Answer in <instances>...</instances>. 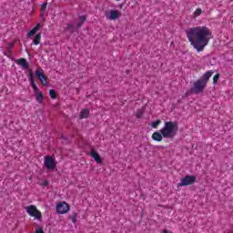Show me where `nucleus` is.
<instances>
[{
  "label": "nucleus",
  "mask_w": 233,
  "mask_h": 233,
  "mask_svg": "<svg viewBox=\"0 0 233 233\" xmlns=\"http://www.w3.org/2000/svg\"><path fill=\"white\" fill-rule=\"evenodd\" d=\"M161 125V120H157L151 123V127L152 128H157Z\"/></svg>",
  "instance_id": "obj_21"
},
{
  "label": "nucleus",
  "mask_w": 233,
  "mask_h": 233,
  "mask_svg": "<svg viewBox=\"0 0 233 233\" xmlns=\"http://www.w3.org/2000/svg\"><path fill=\"white\" fill-rule=\"evenodd\" d=\"M196 183L195 176H186L181 178L180 183L177 184V187H188V185H194Z\"/></svg>",
  "instance_id": "obj_7"
},
{
  "label": "nucleus",
  "mask_w": 233,
  "mask_h": 233,
  "mask_svg": "<svg viewBox=\"0 0 233 233\" xmlns=\"http://www.w3.org/2000/svg\"><path fill=\"white\" fill-rule=\"evenodd\" d=\"M137 117H141L143 116V112L141 110H138L136 114Z\"/></svg>",
  "instance_id": "obj_25"
},
{
  "label": "nucleus",
  "mask_w": 233,
  "mask_h": 233,
  "mask_svg": "<svg viewBox=\"0 0 233 233\" xmlns=\"http://www.w3.org/2000/svg\"><path fill=\"white\" fill-rule=\"evenodd\" d=\"M71 221L73 223H76L77 221V214H74L72 217H71Z\"/></svg>",
  "instance_id": "obj_24"
},
{
  "label": "nucleus",
  "mask_w": 233,
  "mask_h": 233,
  "mask_svg": "<svg viewBox=\"0 0 233 233\" xmlns=\"http://www.w3.org/2000/svg\"><path fill=\"white\" fill-rule=\"evenodd\" d=\"M179 131V125L176 121H167L161 128V134L165 139H174Z\"/></svg>",
  "instance_id": "obj_2"
},
{
  "label": "nucleus",
  "mask_w": 233,
  "mask_h": 233,
  "mask_svg": "<svg viewBox=\"0 0 233 233\" xmlns=\"http://www.w3.org/2000/svg\"><path fill=\"white\" fill-rule=\"evenodd\" d=\"M34 45L37 46L39 43H41V34L35 35L34 40H33Z\"/></svg>",
  "instance_id": "obj_17"
},
{
  "label": "nucleus",
  "mask_w": 233,
  "mask_h": 233,
  "mask_svg": "<svg viewBox=\"0 0 233 233\" xmlns=\"http://www.w3.org/2000/svg\"><path fill=\"white\" fill-rule=\"evenodd\" d=\"M105 15L109 21H116L121 17V11L112 9L110 11H106Z\"/></svg>",
  "instance_id": "obj_6"
},
{
  "label": "nucleus",
  "mask_w": 233,
  "mask_h": 233,
  "mask_svg": "<svg viewBox=\"0 0 233 233\" xmlns=\"http://www.w3.org/2000/svg\"><path fill=\"white\" fill-rule=\"evenodd\" d=\"M10 46H11V47L14 46V43H11V44H10Z\"/></svg>",
  "instance_id": "obj_29"
},
{
  "label": "nucleus",
  "mask_w": 233,
  "mask_h": 233,
  "mask_svg": "<svg viewBox=\"0 0 233 233\" xmlns=\"http://www.w3.org/2000/svg\"><path fill=\"white\" fill-rule=\"evenodd\" d=\"M186 35L191 46H193L197 52H203L205 46H207L212 39V31L206 25H198L188 28L186 31Z\"/></svg>",
  "instance_id": "obj_1"
},
{
  "label": "nucleus",
  "mask_w": 233,
  "mask_h": 233,
  "mask_svg": "<svg viewBox=\"0 0 233 233\" xmlns=\"http://www.w3.org/2000/svg\"><path fill=\"white\" fill-rule=\"evenodd\" d=\"M70 210V206L66 202H59L56 206V214H67Z\"/></svg>",
  "instance_id": "obj_8"
},
{
  "label": "nucleus",
  "mask_w": 233,
  "mask_h": 233,
  "mask_svg": "<svg viewBox=\"0 0 233 233\" xmlns=\"http://www.w3.org/2000/svg\"><path fill=\"white\" fill-rule=\"evenodd\" d=\"M80 119H86V117H88V116H90V110L88 109H82L80 111Z\"/></svg>",
  "instance_id": "obj_16"
},
{
  "label": "nucleus",
  "mask_w": 233,
  "mask_h": 233,
  "mask_svg": "<svg viewBox=\"0 0 233 233\" xmlns=\"http://www.w3.org/2000/svg\"><path fill=\"white\" fill-rule=\"evenodd\" d=\"M116 1H121V0H116Z\"/></svg>",
  "instance_id": "obj_30"
},
{
  "label": "nucleus",
  "mask_w": 233,
  "mask_h": 233,
  "mask_svg": "<svg viewBox=\"0 0 233 233\" xmlns=\"http://www.w3.org/2000/svg\"><path fill=\"white\" fill-rule=\"evenodd\" d=\"M35 76H37L40 83H42L44 86H46V85H48V80L46 79V76H45V71H43V69L37 68L35 70Z\"/></svg>",
  "instance_id": "obj_10"
},
{
  "label": "nucleus",
  "mask_w": 233,
  "mask_h": 233,
  "mask_svg": "<svg viewBox=\"0 0 233 233\" xmlns=\"http://www.w3.org/2000/svg\"><path fill=\"white\" fill-rule=\"evenodd\" d=\"M35 233H45V231H43V228H38Z\"/></svg>",
  "instance_id": "obj_26"
},
{
  "label": "nucleus",
  "mask_w": 233,
  "mask_h": 233,
  "mask_svg": "<svg viewBox=\"0 0 233 233\" xmlns=\"http://www.w3.org/2000/svg\"><path fill=\"white\" fill-rule=\"evenodd\" d=\"M49 96H50L51 99H56L57 97V93L56 92V90L51 89L49 91Z\"/></svg>",
  "instance_id": "obj_20"
},
{
  "label": "nucleus",
  "mask_w": 233,
  "mask_h": 233,
  "mask_svg": "<svg viewBox=\"0 0 233 233\" xmlns=\"http://www.w3.org/2000/svg\"><path fill=\"white\" fill-rule=\"evenodd\" d=\"M214 74V71L210 70V71H208L206 72L202 78H200V81H202L203 83H208V79H210L212 77V75Z\"/></svg>",
  "instance_id": "obj_14"
},
{
  "label": "nucleus",
  "mask_w": 233,
  "mask_h": 233,
  "mask_svg": "<svg viewBox=\"0 0 233 233\" xmlns=\"http://www.w3.org/2000/svg\"><path fill=\"white\" fill-rule=\"evenodd\" d=\"M219 80V74H217L214 76L213 77V83L214 85H216V83H218V81Z\"/></svg>",
  "instance_id": "obj_23"
},
{
  "label": "nucleus",
  "mask_w": 233,
  "mask_h": 233,
  "mask_svg": "<svg viewBox=\"0 0 233 233\" xmlns=\"http://www.w3.org/2000/svg\"><path fill=\"white\" fill-rule=\"evenodd\" d=\"M72 26H73V25H72L71 24H69V25H68V27H67L68 30H70V28H72Z\"/></svg>",
  "instance_id": "obj_28"
},
{
  "label": "nucleus",
  "mask_w": 233,
  "mask_h": 233,
  "mask_svg": "<svg viewBox=\"0 0 233 233\" xmlns=\"http://www.w3.org/2000/svg\"><path fill=\"white\" fill-rule=\"evenodd\" d=\"M25 211L28 213L29 216H31V218H35V219L41 221V218L43 217L41 215V211L37 209V207L34 205L27 206L25 208Z\"/></svg>",
  "instance_id": "obj_5"
},
{
  "label": "nucleus",
  "mask_w": 233,
  "mask_h": 233,
  "mask_svg": "<svg viewBox=\"0 0 233 233\" xmlns=\"http://www.w3.org/2000/svg\"><path fill=\"white\" fill-rule=\"evenodd\" d=\"M203 14V10L201 8H197L196 11L193 13L194 17H199Z\"/></svg>",
  "instance_id": "obj_19"
},
{
  "label": "nucleus",
  "mask_w": 233,
  "mask_h": 233,
  "mask_svg": "<svg viewBox=\"0 0 233 233\" xmlns=\"http://www.w3.org/2000/svg\"><path fill=\"white\" fill-rule=\"evenodd\" d=\"M163 137H165L163 136V133H161V129L159 131L153 133L151 136V138L153 139V141H157V142L163 141Z\"/></svg>",
  "instance_id": "obj_11"
},
{
  "label": "nucleus",
  "mask_w": 233,
  "mask_h": 233,
  "mask_svg": "<svg viewBox=\"0 0 233 233\" xmlns=\"http://www.w3.org/2000/svg\"><path fill=\"white\" fill-rule=\"evenodd\" d=\"M85 21H86V16H79V23L77 24V28H79V26H83V23H85Z\"/></svg>",
  "instance_id": "obj_18"
},
{
  "label": "nucleus",
  "mask_w": 233,
  "mask_h": 233,
  "mask_svg": "<svg viewBox=\"0 0 233 233\" xmlns=\"http://www.w3.org/2000/svg\"><path fill=\"white\" fill-rule=\"evenodd\" d=\"M43 187H47L48 185V181L45 180L44 183L41 184Z\"/></svg>",
  "instance_id": "obj_27"
},
{
  "label": "nucleus",
  "mask_w": 233,
  "mask_h": 233,
  "mask_svg": "<svg viewBox=\"0 0 233 233\" xmlns=\"http://www.w3.org/2000/svg\"><path fill=\"white\" fill-rule=\"evenodd\" d=\"M29 81L35 92L36 103H39V105H41L43 103V99H45V96H43V93L40 92L39 88L35 85V81L34 80V72L32 71H29Z\"/></svg>",
  "instance_id": "obj_3"
},
{
  "label": "nucleus",
  "mask_w": 233,
  "mask_h": 233,
  "mask_svg": "<svg viewBox=\"0 0 233 233\" xmlns=\"http://www.w3.org/2000/svg\"><path fill=\"white\" fill-rule=\"evenodd\" d=\"M39 28H41V24H37V25L27 34V36H28V37H32V35H35V34H37V30H39Z\"/></svg>",
  "instance_id": "obj_15"
},
{
  "label": "nucleus",
  "mask_w": 233,
  "mask_h": 233,
  "mask_svg": "<svg viewBox=\"0 0 233 233\" xmlns=\"http://www.w3.org/2000/svg\"><path fill=\"white\" fill-rule=\"evenodd\" d=\"M46 5H47V4L46 3H44V4H42V5H41V15L43 16V15H45V13H43V12H45L46 10Z\"/></svg>",
  "instance_id": "obj_22"
},
{
  "label": "nucleus",
  "mask_w": 233,
  "mask_h": 233,
  "mask_svg": "<svg viewBox=\"0 0 233 233\" xmlns=\"http://www.w3.org/2000/svg\"><path fill=\"white\" fill-rule=\"evenodd\" d=\"M44 165L47 170H54L56 168V160L50 156L45 157Z\"/></svg>",
  "instance_id": "obj_9"
},
{
  "label": "nucleus",
  "mask_w": 233,
  "mask_h": 233,
  "mask_svg": "<svg viewBox=\"0 0 233 233\" xmlns=\"http://www.w3.org/2000/svg\"><path fill=\"white\" fill-rule=\"evenodd\" d=\"M205 88H207L206 82H203L202 80H197L193 83V87L191 88V92L193 94H202V92L205 91Z\"/></svg>",
  "instance_id": "obj_4"
},
{
  "label": "nucleus",
  "mask_w": 233,
  "mask_h": 233,
  "mask_svg": "<svg viewBox=\"0 0 233 233\" xmlns=\"http://www.w3.org/2000/svg\"><path fill=\"white\" fill-rule=\"evenodd\" d=\"M16 65H18L19 66H21L22 68H24V70H27L29 65H28V61H26V59L25 58H20L15 60Z\"/></svg>",
  "instance_id": "obj_13"
},
{
  "label": "nucleus",
  "mask_w": 233,
  "mask_h": 233,
  "mask_svg": "<svg viewBox=\"0 0 233 233\" xmlns=\"http://www.w3.org/2000/svg\"><path fill=\"white\" fill-rule=\"evenodd\" d=\"M90 156L91 157H93V159H95L96 163H98V164L103 163V160L101 159V156H99V153L95 149H91Z\"/></svg>",
  "instance_id": "obj_12"
}]
</instances>
